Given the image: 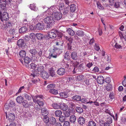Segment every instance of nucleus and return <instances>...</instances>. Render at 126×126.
I'll use <instances>...</instances> for the list:
<instances>
[{
  "label": "nucleus",
  "mask_w": 126,
  "mask_h": 126,
  "mask_svg": "<svg viewBox=\"0 0 126 126\" xmlns=\"http://www.w3.org/2000/svg\"><path fill=\"white\" fill-rule=\"evenodd\" d=\"M112 85L110 84H107L106 86V90L108 91H111L112 89Z\"/></svg>",
  "instance_id": "nucleus-41"
},
{
  "label": "nucleus",
  "mask_w": 126,
  "mask_h": 126,
  "mask_svg": "<svg viewBox=\"0 0 126 126\" xmlns=\"http://www.w3.org/2000/svg\"><path fill=\"white\" fill-rule=\"evenodd\" d=\"M76 110L77 112L80 114L82 113L83 111V109L79 107H76Z\"/></svg>",
  "instance_id": "nucleus-48"
},
{
  "label": "nucleus",
  "mask_w": 126,
  "mask_h": 126,
  "mask_svg": "<svg viewBox=\"0 0 126 126\" xmlns=\"http://www.w3.org/2000/svg\"><path fill=\"white\" fill-rule=\"evenodd\" d=\"M77 121L78 124L81 125H83L85 123L84 118L80 116L79 117Z\"/></svg>",
  "instance_id": "nucleus-12"
},
{
  "label": "nucleus",
  "mask_w": 126,
  "mask_h": 126,
  "mask_svg": "<svg viewBox=\"0 0 126 126\" xmlns=\"http://www.w3.org/2000/svg\"><path fill=\"white\" fill-rule=\"evenodd\" d=\"M24 98L21 96H19L17 97L16 100L17 102L19 104L22 103L24 101Z\"/></svg>",
  "instance_id": "nucleus-23"
},
{
  "label": "nucleus",
  "mask_w": 126,
  "mask_h": 126,
  "mask_svg": "<svg viewBox=\"0 0 126 126\" xmlns=\"http://www.w3.org/2000/svg\"><path fill=\"white\" fill-rule=\"evenodd\" d=\"M84 69V64L81 63L79 64L77 67V70L79 72H81Z\"/></svg>",
  "instance_id": "nucleus-24"
},
{
  "label": "nucleus",
  "mask_w": 126,
  "mask_h": 126,
  "mask_svg": "<svg viewBox=\"0 0 126 126\" xmlns=\"http://www.w3.org/2000/svg\"><path fill=\"white\" fill-rule=\"evenodd\" d=\"M109 97L110 99H114V96L113 92H111L109 95Z\"/></svg>",
  "instance_id": "nucleus-53"
},
{
  "label": "nucleus",
  "mask_w": 126,
  "mask_h": 126,
  "mask_svg": "<svg viewBox=\"0 0 126 126\" xmlns=\"http://www.w3.org/2000/svg\"><path fill=\"white\" fill-rule=\"evenodd\" d=\"M97 4L98 8L100 9L103 10L104 9L103 7L102 6L100 3L98 1L97 2Z\"/></svg>",
  "instance_id": "nucleus-49"
},
{
  "label": "nucleus",
  "mask_w": 126,
  "mask_h": 126,
  "mask_svg": "<svg viewBox=\"0 0 126 126\" xmlns=\"http://www.w3.org/2000/svg\"><path fill=\"white\" fill-rule=\"evenodd\" d=\"M71 58L75 61H77L79 59V56L76 52L73 51L72 52L70 55Z\"/></svg>",
  "instance_id": "nucleus-6"
},
{
  "label": "nucleus",
  "mask_w": 126,
  "mask_h": 126,
  "mask_svg": "<svg viewBox=\"0 0 126 126\" xmlns=\"http://www.w3.org/2000/svg\"><path fill=\"white\" fill-rule=\"evenodd\" d=\"M49 92L55 95L57 94H58V90L55 89H50L49 91Z\"/></svg>",
  "instance_id": "nucleus-43"
},
{
  "label": "nucleus",
  "mask_w": 126,
  "mask_h": 126,
  "mask_svg": "<svg viewBox=\"0 0 126 126\" xmlns=\"http://www.w3.org/2000/svg\"><path fill=\"white\" fill-rule=\"evenodd\" d=\"M41 112L42 113V115L44 116V115H47L48 114V112L47 110V109L43 108L41 109Z\"/></svg>",
  "instance_id": "nucleus-30"
},
{
  "label": "nucleus",
  "mask_w": 126,
  "mask_h": 126,
  "mask_svg": "<svg viewBox=\"0 0 126 126\" xmlns=\"http://www.w3.org/2000/svg\"><path fill=\"white\" fill-rule=\"evenodd\" d=\"M59 120L62 123L64 122L65 120V116L63 115H61L59 117Z\"/></svg>",
  "instance_id": "nucleus-44"
},
{
  "label": "nucleus",
  "mask_w": 126,
  "mask_h": 126,
  "mask_svg": "<svg viewBox=\"0 0 126 126\" xmlns=\"http://www.w3.org/2000/svg\"><path fill=\"white\" fill-rule=\"evenodd\" d=\"M62 111L60 110H57L55 112V116L56 117H59L62 115Z\"/></svg>",
  "instance_id": "nucleus-31"
},
{
  "label": "nucleus",
  "mask_w": 126,
  "mask_h": 126,
  "mask_svg": "<svg viewBox=\"0 0 126 126\" xmlns=\"http://www.w3.org/2000/svg\"><path fill=\"white\" fill-rule=\"evenodd\" d=\"M69 120L70 122L72 123H74L76 120V117L74 115H71L70 117Z\"/></svg>",
  "instance_id": "nucleus-25"
},
{
  "label": "nucleus",
  "mask_w": 126,
  "mask_h": 126,
  "mask_svg": "<svg viewBox=\"0 0 126 126\" xmlns=\"http://www.w3.org/2000/svg\"><path fill=\"white\" fill-rule=\"evenodd\" d=\"M43 96L42 95H37L32 97L33 101L38 104L40 106H42L44 104L43 101Z\"/></svg>",
  "instance_id": "nucleus-1"
},
{
  "label": "nucleus",
  "mask_w": 126,
  "mask_h": 126,
  "mask_svg": "<svg viewBox=\"0 0 126 126\" xmlns=\"http://www.w3.org/2000/svg\"><path fill=\"white\" fill-rule=\"evenodd\" d=\"M59 6L60 7H61V8H62L64 7V4L63 2L62 1H60Z\"/></svg>",
  "instance_id": "nucleus-61"
},
{
  "label": "nucleus",
  "mask_w": 126,
  "mask_h": 126,
  "mask_svg": "<svg viewBox=\"0 0 126 126\" xmlns=\"http://www.w3.org/2000/svg\"><path fill=\"white\" fill-rule=\"evenodd\" d=\"M36 36L37 39L39 40H41L44 37V35L41 33H37L36 34Z\"/></svg>",
  "instance_id": "nucleus-37"
},
{
  "label": "nucleus",
  "mask_w": 126,
  "mask_h": 126,
  "mask_svg": "<svg viewBox=\"0 0 126 126\" xmlns=\"http://www.w3.org/2000/svg\"><path fill=\"white\" fill-rule=\"evenodd\" d=\"M60 108L62 110L65 111L67 109L68 107L67 105L63 102H61L60 105Z\"/></svg>",
  "instance_id": "nucleus-18"
},
{
  "label": "nucleus",
  "mask_w": 126,
  "mask_h": 126,
  "mask_svg": "<svg viewBox=\"0 0 126 126\" xmlns=\"http://www.w3.org/2000/svg\"><path fill=\"white\" fill-rule=\"evenodd\" d=\"M17 44L19 47H22L25 45L24 40L22 39H20L17 42Z\"/></svg>",
  "instance_id": "nucleus-16"
},
{
  "label": "nucleus",
  "mask_w": 126,
  "mask_h": 126,
  "mask_svg": "<svg viewBox=\"0 0 126 126\" xmlns=\"http://www.w3.org/2000/svg\"><path fill=\"white\" fill-rule=\"evenodd\" d=\"M56 30H55L54 32H50L48 33V36L50 38H55L56 36V34L55 33V32H57Z\"/></svg>",
  "instance_id": "nucleus-13"
},
{
  "label": "nucleus",
  "mask_w": 126,
  "mask_h": 126,
  "mask_svg": "<svg viewBox=\"0 0 126 126\" xmlns=\"http://www.w3.org/2000/svg\"><path fill=\"white\" fill-rule=\"evenodd\" d=\"M16 104L13 101L11 100L9 101L8 104V106H7L6 104L5 105V107L7 109H9V108H13L15 106Z\"/></svg>",
  "instance_id": "nucleus-14"
},
{
  "label": "nucleus",
  "mask_w": 126,
  "mask_h": 126,
  "mask_svg": "<svg viewBox=\"0 0 126 126\" xmlns=\"http://www.w3.org/2000/svg\"><path fill=\"white\" fill-rule=\"evenodd\" d=\"M54 9V7H52L48 9L47 11H45L44 13V15L47 16L50 15H52V13L54 12V11H53Z\"/></svg>",
  "instance_id": "nucleus-7"
},
{
  "label": "nucleus",
  "mask_w": 126,
  "mask_h": 126,
  "mask_svg": "<svg viewBox=\"0 0 126 126\" xmlns=\"http://www.w3.org/2000/svg\"><path fill=\"white\" fill-rule=\"evenodd\" d=\"M27 32V28L26 27H23L19 29V32L20 33H25Z\"/></svg>",
  "instance_id": "nucleus-21"
},
{
  "label": "nucleus",
  "mask_w": 126,
  "mask_h": 126,
  "mask_svg": "<svg viewBox=\"0 0 126 126\" xmlns=\"http://www.w3.org/2000/svg\"><path fill=\"white\" fill-rule=\"evenodd\" d=\"M84 78V77L82 75H80L76 77V79L78 81H82Z\"/></svg>",
  "instance_id": "nucleus-35"
},
{
  "label": "nucleus",
  "mask_w": 126,
  "mask_h": 126,
  "mask_svg": "<svg viewBox=\"0 0 126 126\" xmlns=\"http://www.w3.org/2000/svg\"><path fill=\"white\" fill-rule=\"evenodd\" d=\"M6 2L5 0H0V13H1L3 12H6L7 8L6 6Z\"/></svg>",
  "instance_id": "nucleus-3"
},
{
  "label": "nucleus",
  "mask_w": 126,
  "mask_h": 126,
  "mask_svg": "<svg viewBox=\"0 0 126 126\" xmlns=\"http://www.w3.org/2000/svg\"><path fill=\"white\" fill-rule=\"evenodd\" d=\"M64 115V116L66 117H69L70 115V113L69 111L68 110V111H65L63 112Z\"/></svg>",
  "instance_id": "nucleus-47"
},
{
  "label": "nucleus",
  "mask_w": 126,
  "mask_h": 126,
  "mask_svg": "<svg viewBox=\"0 0 126 126\" xmlns=\"http://www.w3.org/2000/svg\"><path fill=\"white\" fill-rule=\"evenodd\" d=\"M49 73L50 76L53 77L55 75V72L53 70V69L52 68H51L49 70Z\"/></svg>",
  "instance_id": "nucleus-34"
},
{
  "label": "nucleus",
  "mask_w": 126,
  "mask_h": 126,
  "mask_svg": "<svg viewBox=\"0 0 126 126\" xmlns=\"http://www.w3.org/2000/svg\"><path fill=\"white\" fill-rule=\"evenodd\" d=\"M24 96L25 98L27 100H32V97H33L34 96H30L28 94H25Z\"/></svg>",
  "instance_id": "nucleus-42"
},
{
  "label": "nucleus",
  "mask_w": 126,
  "mask_h": 126,
  "mask_svg": "<svg viewBox=\"0 0 126 126\" xmlns=\"http://www.w3.org/2000/svg\"><path fill=\"white\" fill-rule=\"evenodd\" d=\"M6 117L10 121L14 120L15 118V115L12 113H10L7 115L6 114Z\"/></svg>",
  "instance_id": "nucleus-8"
},
{
  "label": "nucleus",
  "mask_w": 126,
  "mask_h": 126,
  "mask_svg": "<svg viewBox=\"0 0 126 126\" xmlns=\"http://www.w3.org/2000/svg\"><path fill=\"white\" fill-rule=\"evenodd\" d=\"M66 31L71 36H73L75 34L74 32L70 28H69L67 29Z\"/></svg>",
  "instance_id": "nucleus-29"
},
{
  "label": "nucleus",
  "mask_w": 126,
  "mask_h": 126,
  "mask_svg": "<svg viewBox=\"0 0 126 126\" xmlns=\"http://www.w3.org/2000/svg\"><path fill=\"white\" fill-rule=\"evenodd\" d=\"M23 60L24 61V65L27 67H29V64L31 61V59L29 57L27 56L24 58Z\"/></svg>",
  "instance_id": "nucleus-5"
},
{
  "label": "nucleus",
  "mask_w": 126,
  "mask_h": 126,
  "mask_svg": "<svg viewBox=\"0 0 126 126\" xmlns=\"http://www.w3.org/2000/svg\"><path fill=\"white\" fill-rule=\"evenodd\" d=\"M31 9L34 11H36L35 8V4H31L29 7Z\"/></svg>",
  "instance_id": "nucleus-50"
},
{
  "label": "nucleus",
  "mask_w": 126,
  "mask_h": 126,
  "mask_svg": "<svg viewBox=\"0 0 126 126\" xmlns=\"http://www.w3.org/2000/svg\"><path fill=\"white\" fill-rule=\"evenodd\" d=\"M52 16L54 19L57 20H59L62 17V15L61 13L60 12H56L52 13Z\"/></svg>",
  "instance_id": "nucleus-4"
},
{
  "label": "nucleus",
  "mask_w": 126,
  "mask_h": 126,
  "mask_svg": "<svg viewBox=\"0 0 126 126\" xmlns=\"http://www.w3.org/2000/svg\"><path fill=\"white\" fill-rule=\"evenodd\" d=\"M63 125V126H69L70 125L69 122L68 121H64Z\"/></svg>",
  "instance_id": "nucleus-59"
},
{
  "label": "nucleus",
  "mask_w": 126,
  "mask_h": 126,
  "mask_svg": "<svg viewBox=\"0 0 126 126\" xmlns=\"http://www.w3.org/2000/svg\"><path fill=\"white\" fill-rule=\"evenodd\" d=\"M93 64L92 63L89 62L87 64L86 66L89 68H90L93 65Z\"/></svg>",
  "instance_id": "nucleus-63"
},
{
  "label": "nucleus",
  "mask_w": 126,
  "mask_h": 126,
  "mask_svg": "<svg viewBox=\"0 0 126 126\" xmlns=\"http://www.w3.org/2000/svg\"><path fill=\"white\" fill-rule=\"evenodd\" d=\"M44 21L45 23L48 24L47 25V27L48 28L51 27L55 22L54 19L52 16H47L44 18Z\"/></svg>",
  "instance_id": "nucleus-2"
},
{
  "label": "nucleus",
  "mask_w": 126,
  "mask_h": 126,
  "mask_svg": "<svg viewBox=\"0 0 126 126\" xmlns=\"http://www.w3.org/2000/svg\"><path fill=\"white\" fill-rule=\"evenodd\" d=\"M31 67L33 69H35V70L36 68L37 67V65L34 64L33 63H31L30 64Z\"/></svg>",
  "instance_id": "nucleus-54"
},
{
  "label": "nucleus",
  "mask_w": 126,
  "mask_h": 126,
  "mask_svg": "<svg viewBox=\"0 0 126 126\" xmlns=\"http://www.w3.org/2000/svg\"><path fill=\"white\" fill-rule=\"evenodd\" d=\"M35 34L33 33H31L29 35V37L31 39H33L35 38Z\"/></svg>",
  "instance_id": "nucleus-58"
},
{
  "label": "nucleus",
  "mask_w": 126,
  "mask_h": 126,
  "mask_svg": "<svg viewBox=\"0 0 126 126\" xmlns=\"http://www.w3.org/2000/svg\"><path fill=\"white\" fill-rule=\"evenodd\" d=\"M52 106L55 109H58L60 108V105H58L57 103H53L52 104Z\"/></svg>",
  "instance_id": "nucleus-45"
},
{
  "label": "nucleus",
  "mask_w": 126,
  "mask_h": 126,
  "mask_svg": "<svg viewBox=\"0 0 126 126\" xmlns=\"http://www.w3.org/2000/svg\"><path fill=\"white\" fill-rule=\"evenodd\" d=\"M57 123L56 119L54 117H52L50 119L48 126H53L56 124Z\"/></svg>",
  "instance_id": "nucleus-11"
},
{
  "label": "nucleus",
  "mask_w": 126,
  "mask_h": 126,
  "mask_svg": "<svg viewBox=\"0 0 126 126\" xmlns=\"http://www.w3.org/2000/svg\"><path fill=\"white\" fill-rule=\"evenodd\" d=\"M65 72V70L64 68L61 67L57 71V73L59 75L62 76L64 74Z\"/></svg>",
  "instance_id": "nucleus-10"
},
{
  "label": "nucleus",
  "mask_w": 126,
  "mask_h": 126,
  "mask_svg": "<svg viewBox=\"0 0 126 126\" xmlns=\"http://www.w3.org/2000/svg\"><path fill=\"white\" fill-rule=\"evenodd\" d=\"M105 82L107 83H109L111 81V79L109 77H107L105 79Z\"/></svg>",
  "instance_id": "nucleus-56"
},
{
  "label": "nucleus",
  "mask_w": 126,
  "mask_h": 126,
  "mask_svg": "<svg viewBox=\"0 0 126 126\" xmlns=\"http://www.w3.org/2000/svg\"><path fill=\"white\" fill-rule=\"evenodd\" d=\"M70 57V56L69 54V52L68 51L66 52L64 55V58H69Z\"/></svg>",
  "instance_id": "nucleus-55"
},
{
  "label": "nucleus",
  "mask_w": 126,
  "mask_h": 126,
  "mask_svg": "<svg viewBox=\"0 0 126 126\" xmlns=\"http://www.w3.org/2000/svg\"><path fill=\"white\" fill-rule=\"evenodd\" d=\"M43 120L44 122L45 123L46 126H48L49 121V117L47 116V115H44L43 117Z\"/></svg>",
  "instance_id": "nucleus-20"
},
{
  "label": "nucleus",
  "mask_w": 126,
  "mask_h": 126,
  "mask_svg": "<svg viewBox=\"0 0 126 126\" xmlns=\"http://www.w3.org/2000/svg\"><path fill=\"white\" fill-rule=\"evenodd\" d=\"M97 79L98 83L100 84H102L104 82L105 79L102 76H99Z\"/></svg>",
  "instance_id": "nucleus-9"
},
{
  "label": "nucleus",
  "mask_w": 126,
  "mask_h": 126,
  "mask_svg": "<svg viewBox=\"0 0 126 126\" xmlns=\"http://www.w3.org/2000/svg\"><path fill=\"white\" fill-rule=\"evenodd\" d=\"M80 101H81L82 103L85 104L88 103H89L88 100L85 98H82L81 99Z\"/></svg>",
  "instance_id": "nucleus-51"
},
{
  "label": "nucleus",
  "mask_w": 126,
  "mask_h": 126,
  "mask_svg": "<svg viewBox=\"0 0 126 126\" xmlns=\"http://www.w3.org/2000/svg\"><path fill=\"white\" fill-rule=\"evenodd\" d=\"M36 28L38 30H42L44 28V26L43 24L40 23H37L36 25Z\"/></svg>",
  "instance_id": "nucleus-22"
},
{
  "label": "nucleus",
  "mask_w": 126,
  "mask_h": 126,
  "mask_svg": "<svg viewBox=\"0 0 126 126\" xmlns=\"http://www.w3.org/2000/svg\"><path fill=\"white\" fill-rule=\"evenodd\" d=\"M22 103L23 106L25 108H27L29 107V105L26 100H24Z\"/></svg>",
  "instance_id": "nucleus-36"
},
{
  "label": "nucleus",
  "mask_w": 126,
  "mask_h": 126,
  "mask_svg": "<svg viewBox=\"0 0 126 126\" xmlns=\"http://www.w3.org/2000/svg\"><path fill=\"white\" fill-rule=\"evenodd\" d=\"M29 52L32 55H35L37 52L36 49L35 48H33L32 49H30L29 50Z\"/></svg>",
  "instance_id": "nucleus-39"
},
{
  "label": "nucleus",
  "mask_w": 126,
  "mask_h": 126,
  "mask_svg": "<svg viewBox=\"0 0 126 126\" xmlns=\"http://www.w3.org/2000/svg\"><path fill=\"white\" fill-rule=\"evenodd\" d=\"M113 65L111 64L110 63V65H109L108 66V67H106L105 68V70H108L110 68H113Z\"/></svg>",
  "instance_id": "nucleus-64"
},
{
  "label": "nucleus",
  "mask_w": 126,
  "mask_h": 126,
  "mask_svg": "<svg viewBox=\"0 0 126 126\" xmlns=\"http://www.w3.org/2000/svg\"><path fill=\"white\" fill-rule=\"evenodd\" d=\"M76 35L79 37H82L84 35V32L82 31L79 30L76 32Z\"/></svg>",
  "instance_id": "nucleus-27"
},
{
  "label": "nucleus",
  "mask_w": 126,
  "mask_h": 126,
  "mask_svg": "<svg viewBox=\"0 0 126 126\" xmlns=\"http://www.w3.org/2000/svg\"><path fill=\"white\" fill-rule=\"evenodd\" d=\"M26 54V52L24 50H21L19 52V55L22 57H25Z\"/></svg>",
  "instance_id": "nucleus-40"
},
{
  "label": "nucleus",
  "mask_w": 126,
  "mask_h": 126,
  "mask_svg": "<svg viewBox=\"0 0 126 126\" xmlns=\"http://www.w3.org/2000/svg\"><path fill=\"white\" fill-rule=\"evenodd\" d=\"M88 126H96V124L92 119H91L87 123Z\"/></svg>",
  "instance_id": "nucleus-28"
},
{
  "label": "nucleus",
  "mask_w": 126,
  "mask_h": 126,
  "mask_svg": "<svg viewBox=\"0 0 126 126\" xmlns=\"http://www.w3.org/2000/svg\"><path fill=\"white\" fill-rule=\"evenodd\" d=\"M69 11V8H66L64 9L63 11V14L64 15L67 14Z\"/></svg>",
  "instance_id": "nucleus-52"
},
{
  "label": "nucleus",
  "mask_w": 126,
  "mask_h": 126,
  "mask_svg": "<svg viewBox=\"0 0 126 126\" xmlns=\"http://www.w3.org/2000/svg\"><path fill=\"white\" fill-rule=\"evenodd\" d=\"M94 48L97 51H98L100 49V48L99 46L97 44H95Z\"/></svg>",
  "instance_id": "nucleus-60"
},
{
  "label": "nucleus",
  "mask_w": 126,
  "mask_h": 126,
  "mask_svg": "<svg viewBox=\"0 0 126 126\" xmlns=\"http://www.w3.org/2000/svg\"><path fill=\"white\" fill-rule=\"evenodd\" d=\"M15 29L12 28L9 31V33L12 34H14L15 33Z\"/></svg>",
  "instance_id": "nucleus-57"
},
{
  "label": "nucleus",
  "mask_w": 126,
  "mask_h": 126,
  "mask_svg": "<svg viewBox=\"0 0 126 126\" xmlns=\"http://www.w3.org/2000/svg\"><path fill=\"white\" fill-rule=\"evenodd\" d=\"M55 87V84L51 83L48 84L47 86V90H49L52 88H54Z\"/></svg>",
  "instance_id": "nucleus-38"
},
{
  "label": "nucleus",
  "mask_w": 126,
  "mask_h": 126,
  "mask_svg": "<svg viewBox=\"0 0 126 126\" xmlns=\"http://www.w3.org/2000/svg\"><path fill=\"white\" fill-rule=\"evenodd\" d=\"M70 12H75L77 9L76 6L75 4H72L70 7Z\"/></svg>",
  "instance_id": "nucleus-33"
},
{
  "label": "nucleus",
  "mask_w": 126,
  "mask_h": 126,
  "mask_svg": "<svg viewBox=\"0 0 126 126\" xmlns=\"http://www.w3.org/2000/svg\"><path fill=\"white\" fill-rule=\"evenodd\" d=\"M44 67L43 66L41 65H37L36 69H35L37 73H38L39 72H40L41 73L43 72V71Z\"/></svg>",
  "instance_id": "nucleus-15"
},
{
  "label": "nucleus",
  "mask_w": 126,
  "mask_h": 126,
  "mask_svg": "<svg viewBox=\"0 0 126 126\" xmlns=\"http://www.w3.org/2000/svg\"><path fill=\"white\" fill-rule=\"evenodd\" d=\"M115 44H112L113 47H114L117 49H120L122 48V47L116 43L115 42L114 43Z\"/></svg>",
  "instance_id": "nucleus-46"
},
{
  "label": "nucleus",
  "mask_w": 126,
  "mask_h": 126,
  "mask_svg": "<svg viewBox=\"0 0 126 126\" xmlns=\"http://www.w3.org/2000/svg\"><path fill=\"white\" fill-rule=\"evenodd\" d=\"M41 76L43 79H47L49 77L48 73L45 71H43L41 73Z\"/></svg>",
  "instance_id": "nucleus-17"
},
{
  "label": "nucleus",
  "mask_w": 126,
  "mask_h": 126,
  "mask_svg": "<svg viewBox=\"0 0 126 126\" xmlns=\"http://www.w3.org/2000/svg\"><path fill=\"white\" fill-rule=\"evenodd\" d=\"M64 43L63 41L61 39H57L55 42V44L56 46H63Z\"/></svg>",
  "instance_id": "nucleus-19"
},
{
  "label": "nucleus",
  "mask_w": 126,
  "mask_h": 126,
  "mask_svg": "<svg viewBox=\"0 0 126 126\" xmlns=\"http://www.w3.org/2000/svg\"><path fill=\"white\" fill-rule=\"evenodd\" d=\"M63 66L66 68H67L69 67V65L67 63H65L63 64Z\"/></svg>",
  "instance_id": "nucleus-62"
},
{
  "label": "nucleus",
  "mask_w": 126,
  "mask_h": 126,
  "mask_svg": "<svg viewBox=\"0 0 126 126\" xmlns=\"http://www.w3.org/2000/svg\"><path fill=\"white\" fill-rule=\"evenodd\" d=\"M72 98L74 101H79L81 99V97L79 95H75L73 96Z\"/></svg>",
  "instance_id": "nucleus-26"
},
{
  "label": "nucleus",
  "mask_w": 126,
  "mask_h": 126,
  "mask_svg": "<svg viewBox=\"0 0 126 126\" xmlns=\"http://www.w3.org/2000/svg\"><path fill=\"white\" fill-rule=\"evenodd\" d=\"M59 95L62 98H67L68 97L67 92H62L60 93Z\"/></svg>",
  "instance_id": "nucleus-32"
}]
</instances>
